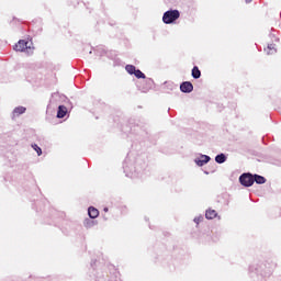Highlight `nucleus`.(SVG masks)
Listing matches in <instances>:
<instances>
[{
	"label": "nucleus",
	"instance_id": "f03ea898",
	"mask_svg": "<svg viewBox=\"0 0 281 281\" xmlns=\"http://www.w3.org/2000/svg\"><path fill=\"white\" fill-rule=\"evenodd\" d=\"M239 182L241 186H245V188H251L254 186V175L251 173H244L239 177Z\"/></svg>",
	"mask_w": 281,
	"mask_h": 281
},
{
	"label": "nucleus",
	"instance_id": "f3484780",
	"mask_svg": "<svg viewBox=\"0 0 281 281\" xmlns=\"http://www.w3.org/2000/svg\"><path fill=\"white\" fill-rule=\"evenodd\" d=\"M252 0H245L246 3H251Z\"/></svg>",
	"mask_w": 281,
	"mask_h": 281
},
{
	"label": "nucleus",
	"instance_id": "a211bd4d",
	"mask_svg": "<svg viewBox=\"0 0 281 281\" xmlns=\"http://www.w3.org/2000/svg\"><path fill=\"white\" fill-rule=\"evenodd\" d=\"M104 212H109V209H108V207H105V209H104Z\"/></svg>",
	"mask_w": 281,
	"mask_h": 281
},
{
	"label": "nucleus",
	"instance_id": "4468645a",
	"mask_svg": "<svg viewBox=\"0 0 281 281\" xmlns=\"http://www.w3.org/2000/svg\"><path fill=\"white\" fill-rule=\"evenodd\" d=\"M125 70L127 71V74H130L131 76H135V71H137V68H135V66L133 65H127L125 67Z\"/></svg>",
	"mask_w": 281,
	"mask_h": 281
},
{
	"label": "nucleus",
	"instance_id": "0eeeda50",
	"mask_svg": "<svg viewBox=\"0 0 281 281\" xmlns=\"http://www.w3.org/2000/svg\"><path fill=\"white\" fill-rule=\"evenodd\" d=\"M67 115V106L65 105H59L58 111H57V117L63 119Z\"/></svg>",
	"mask_w": 281,
	"mask_h": 281
},
{
	"label": "nucleus",
	"instance_id": "7ed1b4c3",
	"mask_svg": "<svg viewBox=\"0 0 281 281\" xmlns=\"http://www.w3.org/2000/svg\"><path fill=\"white\" fill-rule=\"evenodd\" d=\"M180 91H182V93H192L194 86L190 81H184L180 85Z\"/></svg>",
	"mask_w": 281,
	"mask_h": 281
},
{
	"label": "nucleus",
	"instance_id": "20e7f679",
	"mask_svg": "<svg viewBox=\"0 0 281 281\" xmlns=\"http://www.w3.org/2000/svg\"><path fill=\"white\" fill-rule=\"evenodd\" d=\"M27 43H29V42H26V41H24V40H20V41L18 42V44H15L14 50H15V52H25V49H30V47L27 46Z\"/></svg>",
	"mask_w": 281,
	"mask_h": 281
},
{
	"label": "nucleus",
	"instance_id": "dca6fc26",
	"mask_svg": "<svg viewBox=\"0 0 281 281\" xmlns=\"http://www.w3.org/2000/svg\"><path fill=\"white\" fill-rule=\"evenodd\" d=\"M32 147L37 153L38 157H41L43 155V150L41 149V147H38V145L34 144V145H32Z\"/></svg>",
	"mask_w": 281,
	"mask_h": 281
},
{
	"label": "nucleus",
	"instance_id": "f257e3e1",
	"mask_svg": "<svg viewBox=\"0 0 281 281\" xmlns=\"http://www.w3.org/2000/svg\"><path fill=\"white\" fill-rule=\"evenodd\" d=\"M180 16L181 13H179V10L166 11L162 15V22L166 23V25H170V23H175Z\"/></svg>",
	"mask_w": 281,
	"mask_h": 281
},
{
	"label": "nucleus",
	"instance_id": "423d86ee",
	"mask_svg": "<svg viewBox=\"0 0 281 281\" xmlns=\"http://www.w3.org/2000/svg\"><path fill=\"white\" fill-rule=\"evenodd\" d=\"M254 183H258L259 186H262V183H267V178L259 176V175H254Z\"/></svg>",
	"mask_w": 281,
	"mask_h": 281
},
{
	"label": "nucleus",
	"instance_id": "2eb2a0df",
	"mask_svg": "<svg viewBox=\"0 0 281 281\" xmlns=\"http://www.w3.org/2000/svg\"><path fill=\"white\" fill-rule=\"evenodd\" d=\"M134 76L136 77V78H146V75H144V72H142V70H139V69H136V71L134 72Z\"/></svg>",
	"mask_w": 281,
	"mask_h": 281
},
{
	"label": "nucleus",
	"instance_id": "9b49d317",
	"mask_svg": "<svg viewBox=\"0 0 281 281\" xmlns=\"http://www.w3.org/2000/svg\"><path fill=\"white\" fill-rule=\"evenodd\" d=\"M27 109L25 106H18L13 110V115H23Z\"/></svg>",
	"mask_w": 281,
	"mask_h": 281
},
{
	"label": "nucleus",
	"instance_id": "6ab92c4d",
	"mask_svg": "<svg viewBox=\"0 0 281 281\" xmlns=\"http://www.w3.org/2000/svg\"><path fill=\"white\" fill-rule=\"evenodd\" d=\"M194 222H195V223H199V220H198V218H194Z\"/></svg>",
	"mask_w": 281,
	"mask_h": 281
},
{
	"label": "nucleus",
	"instance_id": "9d476101",
	"mask_svg": "<svg viewBox=\"0 0 281 281\" xmlns=\"http://www.w3.org/2000/svg\"><path fill=\"white\" fill-rule=\"evenodd\" d=\"M207 161H210V156H201L200 160H196V165L198 166H205V164H207Z\"/></svg>",
	"mask_w": 281,
	"mask_h": 281
},
{
	"label": "nucleus",
	"instance_id": "1a4fd4ad",
	"mask_svg": "<svg viewBox=\"0 0 281 281\" xmlns=\"http://www.w3.org/2000/svg\"><path fill=\"white\" fill-rule=\"evenodd\" d=\"M192 78H194L195 80H198V78H201V70L199 69L198 66H194L192 69Z\"/></svg>",
	"mask_w": 281,
	"mask_h": 281
},
{
	"label": "nucleus",
	"instance_id": "39448f33",
	"mask_svg": "<svg viewBox=\"0 0 281 281\" xmlns=\"http://www.w3.org/2000/svg\"><path fill=\"white\" fill-rule=\"evenodd\" d=\"M88 215L90 216V218H98V216H100V211H98V209L90 206L88 209Z\"/></svg>",
	"mask_w": 281,
	"mask_h": 281
},
{
	"label": "nucleus",
	"instance_id": "f8f14e48",
	"mask_svg": "<svg viewBox=\"0 0 281 281\" xmlns=\"http://www.w3.org/2000/svg\"><path fill=\"white\" fill-rule=\"evenodd\" d=\"M216 164H225L227 161V157H225V154H220L215 157Z\"/></svg>",
	"mask_w": 281,
	"mask_h": 281
},
{
	"label": "nucleus",
	"instance_id": "6e6552de",
	"mask_svg": "<svg viewBox=\"0 0 281 281\" xmlns=\"http://www.w3.org/2000/svg\"><path fill=\"white\" fill-rule=\"evenodd\" d=\"M217 215H218V213H216V211H214V210H207L205 213V217L209 221H212V218H216Z\"/></svg>",
	"mask_w": 281,
	"mask_h": 281
},
{
	"label": "nucleus",
	"instance_id": "ddd939ff",
	"mask_svg": "<svg viewBox=\"0 0 281 281\" xmlns=\"http://www.w3.org/2000/svg\"><path fill=\"white\" fill-rule=\"evenodd\" d=\"M266 54L271 55L276 54V44H270L265 48Z\"/></svg>",
	"mask_w": 281,
	"mask_h": 281
}]
</instances>
